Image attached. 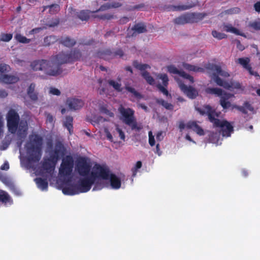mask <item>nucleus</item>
Masks as SVG:
<instances>
[{
    "label": "nucleus",
    "instance_id": "obj_1",
    "mask_svg": "<svg viewBox=\"0 0 260 260\" xmlns=\"http://www.w3.org/2000/svg\"><path fill=\"white\" fill-rule=\"evenodd\" d=\"M73 167V159L67 156L62 160L59 169L60 178L64 180L62 191L66 195L73 196L88 191L92 185L93 191L104 187L118 189L121 187V179L109 170L99 165L92 168L85 157L79 158L75 163V171L80 177L70 176Z\"/></svg>",
    "mask_w": 260,
    "mask_h": 260
},
{
    "label": "nucleus",
    "instance_id": "obj_2",
    "mask_svg": "<svg viewBox=\"0 0 260 260\" xmlns=\"http://www.w3.org/2000/svg\"><path fill=\"white\" fill-rule=\"evenodd\" d=\"M42 146V139L40 136L36 134L30 136L29 141L26 145V158L21 157L20 161L22 166L35 170L37 175L45 176V179L37 178L35 179V181L40 189L46 191L48 188L47 180L52 176L57 160L64 154V148L61 143H57L54 150H48L49 157L45 158L41 168L37 169L36 166L41 157Z\"/></svg>",
    "mask_w": 260,
    "mask_h": 260
},
{
    "label": "nucleus",
    "instance_id": "obj_3",
    "mask_svg": "<svg viewBox=\"0 0 260 260\" xmlns=\"http://www.w3.org/2000/svg\"><path fill=\"white\" fill-rule=\"evenodd\" d=\"M206 69L208 70L212 80L218 85L222 86L231 91H235V93H240L244 90L239 82L231 81L229 83L221 79L219 76L226 77L229 76V74L226 71L222 70L219 66L209 63L206 65Z\"/></svg>",
    "mask_w": 260,
    "mask_h": 260
},
{
    "label": "nucleus",
    "instance_id": "obj_4",
    "mask_svg": "<svg viewBox=\"0 0 260 260\" xmlns=\"http://www.w3.org/2000/svg\"><path fill=\"white\" fill-rule=\"evenodd\" d=\"M197 110L202 115L207 114L209 120L214 126L221 128L223 137H230L233 132V125L226 120L219 119L220 113L216 112L210 106L207 105L203 109L198 108Z\"/></svg>",
    "mask_w": 260,
    "mask_h": 260
},
{
    "label": "nucleus",
    "instance_id": "obj_5",
    "mask_svg": "<svg viewBox=\"0 0 260 260\" xmlns=\"http://www.w3.org/2000/svg\"><path fill=\"white\" fill-rule=\"evenodd\" d=\"M8 129L11 133H15L17 128V135L20 138H24L26 135L27 124L25 121H21L19 123V116L14 110H10L7 116Z\"/></svg>",
    "mask_w": 260,
    "mask_h": 260
},
{
    "label": "nucleus",
    "instance_id": "obj_6",
    "mask_svg": "<svg viewBox=\"0 0 260 260\" xmlns=\"http://www.w3.org/2000/svg\"><path fill=\"white\" fill-rule=\"evenodd\" d=\"M81 53L79 50H74L71 51L70 53L64 52H60L53 57L50 61H52L53 62V67H52V69H54L55 66H57L58 67L59 74V65L80 60L81 58Z\"/></svg>",
    "mask_w": 260,
    "mask_h": 260
},
{
    "label": "nucleus",
    "instance_id": "obj_7",
    "mask_svg": "<svg viewBox=\"0 0 260 260\" xmlns=\"http://www.w3.org/2000/svg\"><path fill=\"white\" fill-rule=\"evenodd\" d=\"M53 62L46 60H35L31 63V68L34 71H43L46 74L50 76H56L59 74L58 67L55 66L54 69Z\"/></svg>",
    "mask_w": 260,
    "mask_h": 260
},
{
    "label": "nucleus",
    "instance_id": "obj_8",
    "mask_svg": "<svg viewBox=\"0 0 260 260\" xmlns=\"http://www.w3.org/2000/svg\"><path fill=\"white\" fill-rule=\"evenodd\" d=\"M206 91L208 93L215 94L220 97V104L223 109L234 108L237 109L238 106L232 105L229 100L234 96L233 94L224 92L221 89L218 88H207Z\"/></svg>",
    "mask_w": 260,
    "mask_h": 260
},
{
    "label": "nucleus",
    "instance_id": "obj_9",
    "mask_svg": "<svg viewBox=\"0 0 260 260\" xmlns=\"http://www.w3.org/2000/svg\"><path fill=\"white\" fill-rule=\"evenodd\" d=\"M120 113V119L126 125L129 126L132 129L139 130L140 128L137 125L134 116L135 111L130 108H125L120 106L118 108Z\"/></svg>",
    "mask_w": 260,
    "mask_h": 260
},
{
    "label": "nucleus",
    "instance_id": "obj_10",
    "mask_svg": "<svg viewBox=\"0 0 260 260\" xmlns=\"http://www.w3.org/2000/svg\"><path fill=\"white\" fill-rule=\"evenodd\" d=\"M204 17V14L202 13H188L176 18L174 20V22L178 24H184L186 23L194 22L195 21L194 19H202Z\"/></svg>",
    "mask_w": 260,
    "mask_h": 260
},
{
    "label": "nucleus",
    "instance_id": "obj_11",
    "mask_svg": "<svg viewBox=\"0 0 260 260\" xmlns=\"http://www.w3.org/2000/svg\"><path fill=\"white\" fill-rule=\"evenodd\" d=\"M175 80L177 81L181 90L190 99L195 98L198 94V91L192 87L185 85L184 81L175 77Z\"/></svg>",
    "mask_w": 260,
    "mask_h": 260
},
{
    "label": "nucleus",
    "instance_id": "obj_12",
    "mask_svg": "<svg viewBox=\"0 0 260 260\" xmlns=\"http://www.w3.org/2000/svg\"><path fill=\"white\" fill-rule=\"evenodd\" d=\"M134 66L138 69L142 71L141 74L143 78L146 80L147 83L150 85H153L155 83L154 79L150 75V74L144 71V70L150 68L149 66L146 64H141L137 62H134Z\"/></svg>",
    "mask_w": 260,
    "mask_h": 260
},
{
    "label": "nucleus",
    "instance_id": "obj_13",
    "mask_svg": "<svg viewBox=\"0 0 260 260\" xmlns=\"http://www.w3.org/2000/svg\"><path fill=\"white\" fill-rule=\"evenodd\" d=\"M69 109L72 111H76L80 109L84 105L83 101L78 98H68L66 103Z\"/></svg>",
    "mask_w": 260,
    "mask_h": 260
},
{
    "label": "nucleus",
    "instance_id": "obj_14",
    "mask_svg": "<svg viewBox=\"0 0 260 260\" xmlns=\"http://www.w3.org/2000/svg\"><path fill=\"white\" fill-rule=\"evenodd\" d=\"M168 71L171 74H177L183 79L188 80L190 82H193V78L184 72L178 70L174 66L170 65L167 67Z\"/></svg>",
    "mask_w": 260,
    "mask_h": 260
},
{
    "label": "nucleus",
    "instance_id": "obj_15",
    "mask_svg": "<svg viewBox=\"0 0 260 260\" xmlns=\"http://www.w3.org/2000/svg\"><path fill=\"white\" fill-rule=\"evenodd\" d=\"M157 78L162 81L163 84V86L158 84L157 85L158 88L163 94L166 95H168V91L165 87V86H167L168 84L169 80L167 75L165 74H159L157 75Z\"/></svg>",
    "mask_w": 260,
    "mask_h": 260
},
{
    "label": "nucleus",
    "instance_id": "obj_16",
    "mask_svg": "<svg viewBox=\"0 0 260 260\" xmlns=\"http://www.w3.org/2000/svg\"><path fill=\"white\" fill-rule=\"evenodd\" d=\"M236 62L240 63L241 66H243L244 68L246 69L249 72L250 74L254 75L255 76H258L257 73L253 71L252 70L251 68L249 66V63L250 62V59L249 58H239L237 59Z\"/></svg>",
    "mask_w": 260,
    "mask_h": 260
},
{
    "label": "nucleus",
    "instance_id": "obj_17",
    "mask_svg": "<svg viewBox=\"0 0 260 260\" xmlns=\"http://www.w3.org/2000/svg\"><path fill=\"white\" fill-rule=\"evenodd\" d=\"M209 142L219 145L221 144L222 139L220 136V132H211L209 135Z\"/></svg>",
    "mask_w": 260,
    "mask_h": 260
},
{
    "label": "nucleus",
    "instance_id": "obj_18",
    "mask_svg": "<svg viewBox=\"0 0 260 260\" xmlns=\"http://www.w3.org/2000/svg\"><path fill=\"white\" fill-rule=\"evenodd\" d=\"M187 127L188 129H191L199 136H203L205 134L203 129L194 121L188 122L187 123Z\"/></svg>",
    "mask_w": 260,
    "mask_h": 260
},
{
    "label": "nucleus",
    "instance_id": "obj_19",
    "mask_svg": "<svg viewBox=\"0 0 260 260\" xmlns=\"http://www.w3.org/2000/svg\"><path fill=\"white\" fill-rule=\"evenodd\" d=\"M237 109L245 114L254 113V109L253 107L247 102L244 103L242 106L237 107Z\"/></svg>",
    "mask_w": 260,
    "mask_h": 260
},
{
    "label": "nucleus",
    "instance_id": "obj_20",
    "mask_svg": "<svg viewBox=\"0 0 260 260\" xmlns=\"http://www.w3.org/2000/svg\"><path fill=\"white\" fill-rule=\"evenodd\" d=\"M0 202H2L6 206H8L11 205L13 201L6 191L0 190Z\"/></svg>",
    "mask_w": 260,
    "mask_h": 260
},
{
    "label": "nucleus",
    "instance_id": "obj_21",
    "mask_svg": "<svg viewBox=\"0 0 260 260\" xmlns=\"http://www.w3.org/2000/svg\"><path fill=\"white\" fill-rule=\"evenodd\" d=\"M223 30L226 31V32H231L234 34L236 35L241 36L244 37H246V36L244 33L242 32L238 29L233 27L231 24H226L223 26Z\"/></svg>",
    "mask_w": 260,
    "mask_h": 260
},
{
    "label": "nucleus",
    "instance_id": "obj_22",
    "mask_svg": "<svg viewBox=\"0 0 260 260\" xmlns=\"http://www.w3.org/2000/svg\"><path fill=\"white\" fill-rule=\"evenodd\" d=\"M2 81L7 84L16 83L18 80V78L14 75H4L2 77Z\"/></svg>",
    "mask_w": 260,
    "mask_h": 260
},
{
    "label": "nucleus",
    "instance_id": "obj_23",
    "mask_svg": "<svg viewBox=\"0 0 260 260\" xmlns=\"http://www.w3.org/2000/svg\"><path fill=\"white\" fill-rule=\"evenodd\" d=\"M35 85L32 83L27 89V94L29 98L33 101H36L38 99L37 93L35 91Z\"/></svg>",
    "mask_w": 260,
    "mask_h": 260
},
{
    "label": "nucleus",
    "instance_id": "obj_24",
    "mask_svg": "<svg viewBox=\"0 0 260 260\" xmlns=\"http://www.w3.org/2000/svg\"><path fill=\"white\" fill-rule=\"evenodd\" d=\"M60 43L65 46L72 47L75 44V41L68 37L61 38L60 41Z\"/></svg>",
    "mask_w": 260,
    "mask_h": 260
},
{
    "label": "nucleus",
    "instance_id": "obj_25",
    "mask_svg": "<svg viewBox=\"0 0 260 260\" xmlns=\"http://www.w3.org/2000/svg\"><path fill=\"white\" fill-rule=\"evenodd\" d=\"M72 122L73 118L71 116H67L63 122L64 126L67 128L70 134L72 133Z\"/></svg>",
    "mask_w": 260,
    "mask_h": 260
},
{
    "label": "nucleus",
    "instance_id": "obj_26",
    "mask_svg": "<svg viewBox=\"0 0 260 260\" xmlns=\"http://www.w3.org/2000/svg\"><path fill=\"white\" fill-rule=\"evenodd\" d=\"M183 67L185 69L189 71L196 72H202L203 71V69L188 63H183Z\"/></svg>",
    "mask_w": 260,
    "mask_h": 260
},
{
    "label": "nucleus",
    "instance_id": "obj_27",
    "mask_svg": "<svg viewBox=\"0 0 260 260\" xmlns=\"http://www.w3.org/2000/svg\"><path fill=\"white\" fill-rule=\"evenodd\" d=\"M133 30L134 31V33H143L146 31V27L144 24L139 23L134 26Z\"/></svg>",
    "mask_w": 260,
    "mask_h": 260
},
{
    "label": "nucleus",
    "instance_id": "obj_28",
    "mask_svg": "<svg viewBox=\"0 0 260 260\" xmlns=\"http://www.w3.org/2000/svg\"><path fill=\"white\" fill-rule=\"evenodd\" d=\"M125 89L128 92H131L137 99H140L142 98L141 95L139 92H138L133 87L129 86L128 85H126Z\"/></svg>",
    "mask_w": 260,
    "mask_h": 260
},
{
    "label": "nucleus",
    "instance_id": "obj_29",
    "mask_svg": "<svg viewBox=\"0 0 260 260\" xmlns=\"http://www.w3.org/2000/svg\"><path fill=\"white\" fill-rule=\"evenodd\" d=\"M108 83L110 85L112 86L115 90L117 91H121V84L120 81H116L113 80H109Z\"/></svg>",
    "mask_w": 260,
    "mask_h": 260
},
{
    "label": "nucleus",
    "instance_id": "obj_30",
    "mask_svg": "<svg viewBox=\"0 0 260 260\" xmlns=\"http://www.w3.org/2000/svg\"><path fill=\"white\" fill-rule=\"evenodd\" d=\"M15 39L20 43H28L30 42V39H27L25 37L17 34L15 36Z\"/></svg>",
    "mask_w": 260,
    "mask_h": 260
},
{
    "label": "nucleus",
    "instance_id": "obj_31",
    "mask_svg": "<svg viewBox=\"0 0 260 260\" xmlns=\"http://www.w3.org/2000/svg\"><path fill=\"white\" fill-rule=\"evenodd\" d=\"M120 6V4L119 3H115L112 4H106L102 6L100 9V10L104 11L106 9H110L111 8H118Z\"/></svg>",
    "mask_w": 260,
    "mask_h": 260
},
{
    "label": "nucleus",
    "instance_id": "obj_32",
    "mask_svg": "<svg viewBox=\"0 0 260 260\" xmlns=\"http://www.w3.org/2000/svg\"><path fill=\"white\" fill-rule=\"evenodd\" d=\"M90 13L88 11H82L79 14V17L82 20H87L89 18Z\"/></svg>",
    "mask_w": 260,
    "mask_h": 260
},
{
    "label": "nucleus",
    "instance_id": "obj_33",
    "mask_svg": "<svg viewBox=\"0 0 260 260\" xmlns=\"http://www.w3.org/2000/svg\"><path fill=\"white\" fill-rule=\"evenodd\" d=\"M49 9V12L51 14H54L59 10V7L58 5H52L49 6H46L44 7V10L46 9Z\"/></svg>",
    "mask_w": 260,
    "mask_h": 260
},
{
    "label": "nucleus",
    "instance_id": "obj_34",
    "mask_svg": "<svg viewBox=\"0 0 260 260\" xmlns=\"http://www.w3.org/2000/svg\"><path fill=\"white\" fill-rule=\"evenodd\" d=\"M157 102L161 105L163 107H164L165 108L168 110H171L173 109V106L168 103L167 102L165 101L164 100L162 99H158L157 100Z\"/></svg>",
    "mask_w": 260,
    "mask_h": 260
},
{
    "label": "nucleus",
    "instance_id": "obj_35",
    "mask_svg": "<svg viewBox=\"0 0 260 260\" xmlns=\"http://www.w3.org/2000/svg\"><path fill=\"white\" fill-rule=\"evenodd\" d=\"M212 35L214 38H216L218 40L222 39L226 37V35L225 34L220 32H218L216 30L212 31Z\"/></svg>",
    "mask_w": 260,
    "mask_h": 260
},
{
    "label": "nucleus",
    "instance_id": "obj_36",
    "mask_svg": "<svg viewBox=\"0 0 260 260\" xmlns=\"http://www.w3.org/2000/svg\"><path fill=\"white\" fill-rule=\"evenodd\" d=\"M107 120L106 118H104L101 116H94L92 119V124L95 125L96 124H100Z\"/></svg>",
    "mask_w": 260,
    "mask_h": 260
},
{
    "label": "nucleus",
    "instance_id": "obj_37",
    "mask_svg": "<svg viewBox=\"0 0 260 260\" xmlns=\"http://www.w3.org/2000/svg\"><path fill=\"white\" fill-rule=\"evenodd\" d=\"M12 35L11 34H3L0 35V41L9 42L11 40Z\"/></svg>",
    "mask_w": 260,
    "mask_h": 260
},
{
    "label": "nucleus",
    "instance_id": "obj_38",
    "mask_svg": "<svg viewBox=\"0 0 260 260\" xmlns=\"http://www.w3.org/2000/svg\"><path fill=\"white\" fill-rule=\"evenodd\" d=\"M141 167H142V162H141V161H137V162L136 163V164L135 166V167L132 170V173H133L132 176L133 177L136 176V174L137 173L138 170L139 169H140L141 168Z\"/></svg>",
    "mask_w": 260,
    "mask_h": 260
},
{
    "label": "nucleus",
    "instance_id": "obj_39",
    "mask_svg": "<svg viewBox=\"0 0 260 260\" xmlns=\"http://www.w3.org/2000/svg\"><path fill=\"white\" fill-rule=\"evenodd\" d=\"M249 26L255 30H260V20H255L249 23Z\"/></svg>",
    "mask_w": 260,
    "mask_h": 260
},
{
    "label": "nucleus",
    "instance_id": "obj_40",
    "mask_svg": "<svg viewBox=\"0 0 260 260\" xmlns=\"http://www.w3.org/2000/svg\"><path fill=\"white\" fill-rule=\"evenodd\" d=\"M56 40V38L54 36H49L47 37L44 39V43L46 45H49L50 44L53 43Z\"/></svg>",
    "mask_w": 260,
    "mask_h": 260
},
{
    "label": "nucleus",
    "instance_id": "obj_41",
    "mask_svg": "<svg viewBox=\"0 0 260 260\" xmlns=\"http://www.w3.org/2000/svg\"><path fill=\"white\" fill-rule=\"evenodd\" d=\"M148 137H149V144L151 146H153L155 144V141L154 139V136L153 135L152 132L151 131H149L148 133Z\"/></svg>",
    "mask_w": 260,
    "mask_h": 260
},
{
    "label": "nucleus",
    "instance_id": "obj_42",
    "mask_svg": "<svg viewBox=\"0 0 260 260\" xmlns=\"http://www.w3.org/2000/svg\"><path fill=\"white\" fill-rule=\"evenodd\" d=\"M115 129L119 134V136L120 138L124 141L125 140V135L122 130L119 127V125L117 124H115Z\"/></svg>",
    "mask_w": 260,
    "mask_h": 260
},
{
    "label": "nucleus",
    "instance_id": "obj_43",
    "mask_svg": "<svg viewBox=\"0 0 260 260\" xmlns=\"http://www.w3.org/2000/svg\"><path fill=\"white\" fill-rule=\"evenodd\" d=\"M104 133L106 135L107 138L110 142H113V138L111 134L110 133L109 129L107 127H104Z\"/></svg>",
    "mask_w": 260,
    "mask_h": 260
},
{
    "label": "nucleus",
    "instance_id": "obj_44",
    "mask_svg": "<svg viewBox=\"0 0 260 260\" xmlns=\"http://www.w3.org/2000/svg\"><path fill=\"white\" fill-rule=\"evenodd\" d=\"M10 188L11 190L12 191V192L15 195H16L17 196L21 195L22 193H21V191H20V190L19 188L15 187L14 185H12V186H11V187Z\"/></svg>",
    "mask_w": 260,
    "mask_h": 260
},
{
    "label": "nucleus",
    "instance_id": "obj_45",
    "mask_svg": "<svg viewBox=\"0 0 260 260\" xmlns=\"http://www.w3.org/2000/svg\"><path fill=\"white\" fill-rule=\"evenodd\" d=\"M0 179L4 183L9 186L10 187L13 185L9 179L5 176H0Z\"/></svg>",
    "mask_w": 260,
    "mask_h": 260
},
{
    "label": "nucleus",
    "instance_id": "obj_46",
    "mask_svg": "<svg viewBox=\"0 0 260 260\" xmlns=\"http://www.w3.org/2000/svg\"><path fill=\"white\" fill-rule=\"evenodd\" d=\"M49 92L50 94L55 95H59L60 94V92L58 89L52 87L49 88Z\"/></svg>",
    "mask_w": 260,
    "mask_h": 260
},
{
    "label": "nucleus",
    "instance_id": "obj_47",
    "mask_svg": "<svg viewBox=\"0 0 260 260\" xmlns=\"http://www.w3.org/2000/svg\"><path fill=\"white\" fill-rule=\"evenodd\" d=\"M165 136V133L162 131L158 132L156 135V139L157 141H161Z\"/></svg>",
    "mask_w": 260,
    "mask_h": 260
},
{
    "label": "nucleus",
    "instance_id": "obj_48",
    "mask_svg": "<svg viewBox=\"0 0 260 260\" xmlns=\"http://www.w3.org/2000/svg\"><path fill=\"white\" fill-rule=\"evenodd\" d=\"M191 6H187L186 5H179L177 6H174L173 7L174 10H187L191 8Z\"/></svg>",
    "mask_w": 260,
    "mask_h": 260
},
{
    "label": "nucleus",
    "instance_id": "obj_49",
    "mask_svg": "<svg viewBox=\"0 0 260 260\" xmlns=\"http://www.w3.org/2000/svg\"><path fill=\"white\" fill-rule=\"evenodd\" d=\"M4 120L2 115L0 114V138L2 137V136L3 134L4 128Z\"/></svg>",
    "mask_w": 260,
    "mask_h": 260
},
{
    "label": "nucleus",
    "instance_id": "obj_50",
    "mask_svg": "<svg viewBox=\"0 0 260 260\" xmlns=\"http://www.w3.org/2000/svg\"><path fill=\"white\" fill-rule=\"evenodd\" d=\"M9 69V66L6 64H0V73H3L8 71Z\"/></svg>",
    "mask_w": 260,
    "mask_h": 260
},
{
    "label": "nucleus",
    "instance_id": "obj_51",
    "mask_svg": "<svg viewBox=\"0 0 260 260\" xmlns=\"http://www.w3.org/2000/svg\"><path fill=\"white\" fill-rule=\"evenodd\" d=\"M101 112L102 113L105 114L109 117H112L114 116V113L108 110L103 108L101 110Z\"/></svg>",
    "mask_w": 260,
    "mask_h": 260
},
{
    "label": "nucleus",
    "instance_id": "obj_52",
    "mask_svg": "<svg viewBox=\"0 0 260 260\" xmlns=\"http://www.w3.org/2000/svg\"><path fill=\"white\" fill-rule=\"evenodd\" d=\"M187 123L186 124L182 122H181L180 123H179V127L181 131H183V129H184L185 128H187L188 129L187 127Z\"/></svg>",
    "mask_w": 260,
    "mask_h": 260
},
{
    "label": "nucleus",
    "instance_id": "obj_53",
    "mask_svg": "<svg viewBox=\"0 0 260 260\" xmlns=\"http://www.w3.org/2000/svg\"><path fill=\"white\" fill-rule=\"evenodd\" d=\"M53 120H54L53 117L50 114H48L47 116V118H46L47 122L50 123H52L53 122Z\"/></svg>",
    "mask_w": 260,
    "mask_h": 260
},
{
    "label": "nucleus",
    "instance_id": "obj_54",
    "mask_svg": "<svg viewBox=\"0 0 260 260\" xmlns=\"http://www.w3.org/2000/svg\"><path fill=\"white\" fill-rule=\"evenodd\" d=\"M2 170H8L9 169V165L8 162H5L1 167Z\"/></svg>",
    "mask_w": 260,
    "mask_h": 260
},
{
    "label": "nucleus",
    "instance_id": "obj_55",
    "mask_svg": "<svg viewBox=\"0 0 260 260\" xmlns=\"http://www.w3.org/2000/svg\"><path fill=\"white\" fill-rule=\"evenodd\" d=\"M239 12V9L237 8H233L232 9L228 10V13L234 14L237 13Z\"/></svg>",
    "mask_w": 260,
    "mask_h": 260
},
{
    "label": "nucleus",
    "instance_id": "obj_56",
    "mask_svg": "<svg viewBox=\"0 0 260 260\" xmlns=\"http://www.w3.org/2000/svg\"><path fill=\"white\" fill-rule=\"evenodd\" d=\"M254 7L256 11L260 12V2H257L255 4Z\"/></svg>",
    "mask_w": 260,
    "mask_h": 260
},
{
    "label": "nucleus",
    "instance_id": "obj_57",
    "mask_svg": "<svg viewBox=\"0 0 260 260\" xmlns=\"http://www.w3.org/2000/svg\"><path fill=\"white\" fill-rule=\"evenodd\" d=\"M237 47L241 51L243 50L245 48L239 41H237Z\"/></svg>",
    "mask_w": 260,
    "mask_h": 260
},
{
    "label": "nucleus",
    "instance_id": "obj_58",
    "mask_svg": "<svg viewBox=\"0 0 260 260\" xmlns=\"http://www.w3.org/2000/svg\"><path fill=\"white\" fill-rule=\"evenodd\" d=\"M138 106L139 108H142L145 111H146V112L148 111V107L146 106H145V105H144L143 104H139Z\"/></svg>",
    "mask_w": 260,
    "mask_h": 260
},
{
    "label": "nucleus",
    "instance_id": "obj_59",
    "mask_svg": "<svg viewBox=\"0 0 260 260\" xmlns=\"http://www.w3.org/2000/svg\"><path fill=\"white\" fill-rule=\"evenodd\" d=\"M155 152L156 154H157L159 156H160L161 154V151L160 150V149H159V144H156V150H155Z\"/></svg>",
    "mask_w": 260,
    "mask_h": 260
},
{
    "label": "nucleus",
    "instance_id": "obj_60",
    "mask_svg": "<svg viewBox=\"0 0 260 260\" xmlns=\"http://www.w3.org/2000/svg\"><path fill=\"white\" fill-rule=\"evenodd\" d=\"M7 95V92L3 89L0 90V96L2 98H5Z\"/></svg>",
    "mask_w": 260,
    "mask_h": 260
},
{
    "label": "nucleus",
    "instance_id": "obj_61",
    "mask_svg": "<svg viewBox=\"0 0 260 260\" xmlns=\"http://www.w3.org/2000/svg\"><path fill=\"white\" fill-rule=\"evenodd\" d=\"M111 18H112V16L109 15V14H106V15H103L101 17L102 19H110Z\"/></svg>",
    "mask_w": 260,
    "mask_h": 260
},
{
    "label": "nucleus",
    "instance_id": "obj_62",
    "mask_svg": "<svg viewBox=\"0 0 260 260\" xmlns=\"http://www.w3.org/2000/svg\"><path fill=\"white\" fill-rule=\"evenodd\" d=\"M185 139H186L187 140H188V141H190V142H192V143H194V144H196V142H195V141H193V140L191 138L190 136L188 134H187V135H186V136H185Z\"/></svg>",
    "mask_w": 260,
    "mask_h": 260
},
{
    "label": "nucleus",
    "instance_id": "obj_63",
    "mask_svg": "<svg viewBox=\"0 0 260 260\" xmlns=\"http://www.w3.org/2000/svg\"><path fill=\"white\" fill-rule=\"evenodd\" d=\"M128 21V18L126 17L123 18L121 20V23H126Z\"/></svg>",
    "mask_w": 260,
    "mask_h": 260
},
{
    "label": "nucleus",
    "instance_id": "obj_64",
    "mask_svg": "<svg viewBox=\"0 0 260 260\" xmlns=\"http://www.w3.org/2000/svg\"><path fill=\"white\" fill-rule=\"evenodd\" d=\"M116 55H118L120 56H122V55H123V53H122V51L121 50H119L116 53Z\"/></svg>",
    "mask_w": 260,
    "mask_h": 260
}]
</instances>
